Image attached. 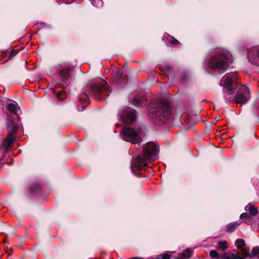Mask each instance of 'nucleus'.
<instances>
[{
  "label": "nucleus",
  "mask_w": 259,
  "mask_h": 259,
  "mask_svg": "<svg viewBox=\"0 0 259 259\" xmlns=\"http://www.w3.org/2000/svg\"><path fill=\"white\" fill-rule=\"evenodd\" d=\"M140 134L141 131L140 130L135 131L132 128L123 127L121 132V137L124 141L137 144L141 143L142 142Z\"/></svg>",
  "instance_id": "obj_6"
},
{
  "label": "nucleus",
  "mask_w": 259,
  "mask_h": 259,
  "mask_svg": "<svg viewBox=\"0 0 259 259\" xmlns=\"http://www.w3.org/2000/svg\"><path fill=\"white\" fill-rule=\"evenodd\" d=\"M8 109L10 112L16 114L17 113V105L14 103H10L8 105Z\"/></svg>",
  "instance_id": "obj_15"
},
{
  "label": "nucleus",
  "mask_w": 259,
  "mask_h": 259,
  "mask_svg": "<svg viewBox=\"0 0 259 259\" xmlns=\"http://www.w3.org/2000/svg\"><path fill=\"white\" fill-rule=\"evenodd\" d=\"M235 244L239 249L243 248L245 246V241L243 239H237L235 241Z\"/></svg>",
  "instance_id": "obj_18"
},
{
  "label": "nucleus",
  "mask_w": 259,
  "mask_h": 259,
  "mask_svg": "<svg viewBox=\"0 0 259 259\" xmlns=\"http://www.w3.org/2000/svg\"><path fill=\"white\" fill-rule=\"evenodd\" d=\"M116 76H117V78H118V80L117 81V82H120L123 77H122V73L121 71L118 70L115 73Z\"/></svg>",
  "instance_id": "obj_24"
},
{
  "label": "nucleus",
  "mask_w": 259,
  "mask_h": 259,
  "mask_svg": "<svg viewBox=\"0 0 259 259\" xmlns=\"http://www.w3.org/2000/svg\"><path fill=\"white\" fill-rule=\"evenodd\" d=\"M250 98V92L248 88L245 85L241 86L238 89L234 101L237 104H245Z\"/></svg>",
  "instance_id": "obj_7"
},
{
  "label": "nucleus",
  "mask_w": 259,
  "mask_h": 259,
  "mask_svg": "<svg viewBox=\"0 0 259 259\" xmlns=\"http://www.w3.org/2000/svg\"><path fill=\"white\" fill-rule=\"evenodd\" d=\"M216 247L218 250L224 251L228 247V243L226 241H219Z\"/></svg>",
  "instance_id": "obj_14"
},
{
  "label": "nucleus",
  "mask_w": 259,
  "mask_h": 259,
  "mask_svg": "<svg viewBox=\"0 0 259 259\" xmlns=\"http://www.w3.org/2000/svg\"><path fill=\"white\" fill-rule=\"evenodd\" d=\"M162 259H170V255L167 253H164L162 254Z\"/></svg>",
  "instance_id": "obj_28"
},
{
  "label": "nucleus",
  "mask_w": 259,
  "mask_h": 259,
  "mask_svg": "<svg viewBox=\"0 0 259 259\" xmlns=\"http://www.w3.org/2000/svg\"><path fill=\"white\" fill-rule=\"evenodd\" d=\"M128 259H142V258L138 257H134L130 258H128Z\"/></svg>",
  "instance_id": "obj_30"
},
{
  "label": "nucleus",
  "mask_w": 259,
  "mask_h": 259,
  "mask_svg": "<svg viewBox=\"0 0 259 259\" xmlns=\"http://www.w3.org/2000/svg\"><path fill=\"white\" fill-rule=\"evenodd\" d=\"M136 110L131 108H125V109L119 111L120 117L123 121L128 124L135 121L136 114Z\"/></svg>",
  "instance_id": "obj_8"
},
{
  "label": "nucleus",
  "mask_w": 259,
  "mask_h": 259,
  "mask_svg": "<svg viewBox=\"0 0 259 259\" xmlns=\"http://www.w3.org/2000/svg\"><path fill=\"white\" fill-rule=\"evenodd\" d=\"M53 93L56 95L57 98L60 100H63L66 97V93L62 90H53Z\"/></svg>",
  "instance_id": "obj_11"
},
{
  "label": "nucleus",
  "mask_w": 259,
  "mask_h": 259,
  "mask_svg": "<svg viewBox=\"0 0 259 259\" xmlns=\"http://www.w3.org/2000/svg\"><path fill=\"white\" fill-rule=\"evenodd\" d=\"M210 255L213 258H217L219 256V254L217 251L212 250L210 251Z\"/></svg>",
  "instance_id": "obj_25"
},
{
  "label": "nucleus",
  "mask_w": 259,
  "mask_h": 259,
  "mask_svg": "<svg viewBox=\"0 0 259 259\" xmlns=\"http://www.w3.org/2000/svg\"><path fill=\"white\" fill-rule=\"evenodd\" d=\"M158 151L159 149L154 143H148L144 147L143 156H139L132 162L131 168L135 167L139 170L145 168L149 162L156 159Z\"/></svg>",
  "instance_id": "obj_2"
},
{
  "label": "nucleus",
  "mask_w": 259,
  "mask_h": 259,
  "mask_svg": "<svg viewBox=\"0 0 259 259\" xmlns=\"http://www.w3.org/2000/svg\"><path fill=\"white\" fill-rule=\"evenodd\" d=\"M92 4L96 7H100L103 5V2L102 0H92Z\"/></svg>",
  "instance_id": "obj_23"
},
{
  "label": "nucleus",
  "mask_w": 259,
  "mask_h": 259,
  "mask_svg": "<svg viewBox=\"0 0 259 259\" xmlns=\"http://www.w3.org/2000/svg\"><path fill=\"white\" fill-rule=\"evenodd\" d=\"M231 61V57L229 53L221 52L210 58L208 66L212 70L222 73L226 70Z\"/></svg>",
  "instance_id": "obj_4"
},
{
  "label": "nucleus",
  "mask_w": 259,
  "mask_h": 259,
  "mask_svg": "<svg viewBox=\"0 0 259 259\" xmlns=\"http://www.w3.org/2000/svg\"><path fill=\"white\" fill-rule=\"evenodd\" d=\"M111 90L107 81L102 80L98 83H92L85 86L81 93L79 100L77 110L82 111L89 104V94L99 100H103L109 95Z\"/></svg>",
  "instance_id": "obj_1"
},
{
  "label": "nucleus",
  "mask_w": 259,
  "mask_h": 259,
  "mask_svg": "<svg viewBox=\"0 0 259 259\" xmlns=\"http://www.w3.org/2000/svg\"><path fill=\"white\" fill-rule=\"evenodd\" d=\"M245 209L246 211H248L250 214L252 215H256L258 212L257 208L254 207L251 204H248L246 205Z\"/></svg>",
  "instance_id": "obj_13"
},
{
  "label": "nucleus",
  "mask_w": 259,
  "mask_h": 259,
  "mask_svg": "<svg viewBox=\"0 0 259 259\" xmlns=\"http://www.w3.org/2000/svg\"><path fill=\"white\" fill-rule=\"evenodd\" d=\"M169 41L171 44L176 45H178L180 43L178 40H177L176 39H175V38H174L172 37H170L169 38Z\"/></svg>",
  "instance_id": "obj_27"
},
{
  "label": "nucleus",
  "mask_w": 259,
  "mask_h": 259,
  "mask_svg": "<svg viewBox=\"0 0 259 259\" xmlns=\"http://www.w3.org/2000/svg\"><path fill=\"white\" fill-rule=\"evenodd\" d=\"M240 249H241V254L243 256V259L246 257H250V254L247 251V250L245 249V247H244L243 248H240Z\"/></svg>",
  "instance_id": "obj_22"
},
{
  "label": "nucleus",
  "mask_w": 259,
  "mask_h": 259,
  "mask_svg": "<svg viewBox=\"0 0 259 259\" xmlns=\"http://www.w3.org/2000/svg\"><path fill=\"white\" fill-rule=\"evenodd\" d=\"M7 127L9 132L15 134L19 127V125L12 121H9L7 123Z\"/></svg>",
  "instance_id": "obj_10"
},
{
  "label": "nucleus",
  "mask_w": 259,
  "mask_h": 259,
  "mask_svg": "<svg viewBox=\"0 0 259 259\" xmlns=\"http://www.w3.org/2000/svg\"><path fill=\"white\" fill-rule=\"evenodd\" d=\"M249 61L252 64L259 65V48H252L248 52L247 55Z\"/></svg>",
  "instance_id": "obj_9"
},
{
  "label": "nucleus",
  "mask_w": 259,
  "mask_h": 259,
  "mask_svg": "<svg viewBox=\"0 0 259 259\" xmlns=\"http://www.w3.org/2000/svg\"><path fill=\"white\" fill-rule=\"evenodd\" d=\"M225 259H243V257L238 256L233 253H230L225 255Z\"/></svg>",
  "instance_id": "obj_19"
},
{
  "label": "nucleus",
  "mask_w": 259,
  "mask_h": 259,
  "mask_svg": "<svg viewBox=\"0 0 259 259\" xmlns=\"http://www.w3.org/2000/svg\"><path fill=\"white\" fill-rule=\"evenodd\" d=\"M240 225V224L237 222H233L228 224L226 226V231L229 233H232L235 231L236 228Z\"/></svg>",
  "instance_id": "obj_12"
},
{
  "label": "nucleus",
  "mask_w": 259,
  "mask_h": 259,
  "mask_svg": "<svg viewBox=\"0 0 259 259\" xmlns=\"http://www.w3.org/2000/svg\"><path fill=\"white\" fill-rule=\"evenodd\" d=\"M16 140L15 137L14 133L9 132L7 136V142L9 146H11Z\"/></svg>",
  "instance_id": "obj_17"
},
{
  "label": "nucleus",
  "mask_w": 259,
  "mask_h": 259,
  "mask_svg": "<svg viewBox=\"0 0 259 259\" xmlns=\"http://www.w3.org/2000/svg\"><path fill=\"white\" fill-rule=\"evenodd\" d=\"M258 254H259V246H255L252 249L250 257L251 258Z\"/></svg>",
  "instance_id": "obj_21"
},
{
  "label": "nucleus",
  "mask_w": 259,
  "mask_h": 259,
  "mask_svg": "<svg viewBox=\"0 0 259 259\" xmlns=\"http://www.w3.org/2000/svg\"><path fill=\"white\" fill-rule=\"evenodd\" d=\"M240 218L241 219L248 220V219H250V215L248 213L244 212V213H242L240 215Z\"/></svg>",
  "instance_id": "obj_26"
},
{
  "label": "nucleus",
  "mask_w": 259,
  "mask_h": 259,
  "mask_svg": "<svg viewBox=\"0 0 259 259\" xmlns=\"http://www.w3.org/2000/svg\"><path fill=\"white\" fill-rule=\"evenodd\" d=\"M59 75L64 80L66 79L69 76V71L67 69H62L59 72Z\"/></svg>",
  "instance_id": "obj_16"
},
{
  "label": "nucleus",
  "mask_w": 259,
  "mask_h": 259,
  "mask_svg": "<svg viewBox=\"0 0 259 259\" xmlns=\"http://www.w3.org/2000/svg\"><path fill=\"white\" fill-rule=\"evenodd\" d=\"M238 83L237 75L235 73L227 74L221 79L220 84L224 88V98L227 102H230L232 99H228L226 95L233 94L235 88L237 87Z\"/></svg>",
  "instance_id": "obj_5"
},
{
  "label": "nucleus",
  "mask_w": 259,
  "mask_h": 259,
  "mask_svg": "<svg viewBox=\"0 0 259 259\" xmlns=\"http://www.w3.org/2000/svg\"><path fill=\"white\" fill-rule=\"evenodd\" d=\"M16 51L15 50H11L10 52V56L11 57L15 56L16 55Z\"/></svg>",
  "instance_id": "obj_29"
},
{
  "label": "nucleus",
  "mask_w": 259,
  "mask_h": 259,
  "mask_svg": "<svg viewBox=\"0 0 259 259\" xmlns=\"http://www.w3.org/2000/svg\"><path fill=\"white\" fill-rule=\"evenodd\" d=\"M143 98L139 99L138 98H135L133 99V104L136 107H140L141 106L142 102H143Z\"/></svg>",
  "instance_id": "obj_20"
},
{
  "label": "nucleus",
  "mask_w": 259,
  "mask_h": 259,
  "mask_svg": "<svg viewBox=\"0 0 259 259\" xmlns=\"http://www.w3.org/2000/svg\"><path fill=\"white\" fill-rule=\"evenodd\" d=\"M149 112L155 121L159 120L165 123L170 118V108L166 99L157 100L155 102L152 103Z\"/></svg>",
  "instance_id": "obj_3"
}]
</instances>
